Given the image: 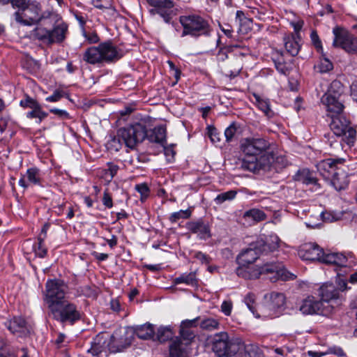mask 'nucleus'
I'll return each instance as SVG.
<instances>
[{
    "label": "nucleus",
    "mask_w": 357,
    "mask_h": 357,
    "mask_svg": "<svg viewBox=\"0 0 357 357\" xmlns=\"http://www.w3.org/2000/svg\"><path fill=\"white\" fill-rule=\"evenodd\" d=\"M188 228L191 232L197 234L201 239H206L211 236L208 225L202 221L190 222Z\"/></svg>",
    "instance_id": "obj_31"
},
{
    "label": "nucleus",
    "mask_w": 357,
    "mask_h": 357,
    "mask_svg": "<svg viewBox=\"0 0 357 357\" xmlns=\"http://www.w3.org/2000/svg\"><path fill=\"white\" fill-rule=\"evenodd\" d=\"M232 309V303L230 301H225L221 305V311L226 315L231 314Z\"/></svg>",
    "instance_id": "obj_56"
},
{
    "label": "nucleus",
    "mask_w": 357,
    "mask_h": 357,
    "mask_svg": "<svg viewBox=\"0 0 357 357\" xmlns=\"http://www.w3.org/2000/svg\"><path fill=\"white\" fill-rule=\"evenodd\" d=\"M50 112L58 116L61 119H69L70 118V114L63 109L53 108L50 109Z\"/></svg>",
    "instance_id": "obj_55"
},
{
    "label": "nucleus",
    "mask_w": 357,
    "mask_h": 357,
    "mask_svg": "<svg viewBox=\"0 0 357 357\" xmlns=\"http://www.w3.org/2000/svg\"><path fill=\"white\" fill-rule=\"evenodd\" d=\"M321 216L324 221L332 222L340 219V216L333 212H323Z\"/></svg>",
    "instance_id": "obj_52"
},
{
    "label": "nucleus",
    "mask_w": 357,
    "mask_h": 357,
    "mask_svg": "<svg viewBox=\"0 0 357 357\" xmlns=\"http://www.w3.org/2000/svg\"><path fill=\"white\" fill-rule=\"evenodd\" d=\"M347 170L348 167L342 165L337 168V172L333 173L331 179H327L336 190H341L347 187L349 184Z\"/></svg>",
    "instance_id": "obj_23"
},
{
    "label": "nucleus",
    "mask_w": 357,
    "mask_h": 357,
    "mask_svg": "<svg viewBox=\"0 0 357 357\" xmlns=\"http://www.w3.org/2000/svg\"><path fill=\"white\" fill-rule=\"evenodd\" d=\"M53 318L61 323L74 324L81 318V313L77 306L66 300L53 305L50 308Z\"/></svg>",
    "instance_id": "obj_7"
},
{
    "label": "nucleus",
    "mask_w": 357,
    "mask_h": 357,
    "mask_svg": "<svg viewBox=\"0 0 357 357\" xmlns=\"http://www.w3.org/2000/svg\"><path fill=\"white\" fill-rule=\"evenodd\" d=\"M270 307L273 310L280 308L285 303V297L282 293L272 292L270 294Z\"/></svg>",
    "instance_id": "obj_39"
},
{
    "label": "nucleus",
    "mask_w": 357,
    "mask_h": 357,
    "mask_svg": "<svg viewBox=\"0 0 357 357\" xmlns=\"http://www.w3.org/2000/svg\"><path fill=\"white\" fill-rule=\"evenodd\" d=\"M199 318L183 321L180 326V337L174 340L169 345L171 357H187L190 353V346L195 335L192 330L196 326Z\"/></svg>",
    "instance_id": "obj_2"
},
{
    "label": "nucleus",
    "mask_w": 357,
    "mask_h": 357,
    "mask_svg": "<svg viewBox=\"0 0 357 357\" xmlns=\"http://www.w3.org/2000/svg\"><path fill=\"white\" fill-rule=\"evenodd\" d=\"M190 214L191 212L189 210H181L179 211L173 213L171 215L169 220L171 222H175L179 219L189 218L190 216Z\"/></svg>",
    "instance_id": "obj_47"
},
{
    "label": "nucleus",
    "mask_w": 357,
    "mask_h": 357,
    "mask_svg": "<svg viewBox=\"0 0 357 357\" xmlns=\"http://www.w3.org/2000/svg\"><path fill=\"white\" fill-rule=\"evenodd\" d=\"M82 294L87 297H95L96 291L89 286H86L82 289Z\"/></svg>",
    "instance_id": "obj_62"
},
{
    "label": "nucleus",
    "mask_w": 357,
    "mask_h": 357,
    "mask_svg": "<svg viewBox=\"0 0 357 357\" xmlns=\"http://www.w3.org/2000/svg\"><path fill=\"white\" fill-rule=\"evenodd\" d=\"M310 38H311L312 43L314 45L317 50L319 52H322L323 47H322L321 42L319 37L317 35V32L314 31H312V33L310 34Z\"/></svg>",
    "instance_id": "obj_51"
},
{
    "label": "nucleus",
    "mask_w": 357,
    "mask_h": 357,
    "mask_svg": "<svg viewBox=\"0 0 357 357\" xmlns=\"http://www.w3.org/2000/svg\"><path fill=\"white\" fill-rule=\"evenodd\" d=\"M11 126V122L8 118H1L0 119V133L7 132L8 135H11V130H10V127Z\"/></svg>",
    "instance_id": "obj_50"
},
{
    "label": "nucleus",
    "mask_w": 357,
    "mask_h": 357,
    "mask_svg": "<svg viewBox=\"0 0 357 357\" xmlns=\"http://www.w3.org/2000/svg\"><path fill=\"white\" fill-rule=\"evenodd\" d=\"M236 195L237 192L234 190L220 193L215 197L214 199V202L218 205H220L225 202L234 199Z\"/></svg>",
    "instance_id": "obj_42"
},
{
    "label": "nucleus",
    "mask_w": 357,
    "mask_h": 357,
    "mask_svg": "<svg viewBox=\"0 0 357 357\" xmlns=\"http://www.w3.org/2000/svg\"><path fill=\"white\" fill-rule=\"evenodd\" d=\"M236 273L238 277L246 280L258 278L261 275L274 273L271 279L289 280L295 278V275L287 271L280 263H267L261 267L250 266L248 265H240L236 268Z\"/></svg>",
    "instance_id": "obj_1"
},
{
    "label": "nucleus",
    "mask_w": 357,
    "mask_h": 357,
    "mask_svg": "<svg viewBox=\"0 0 357 357\" xmlns=\"http://www.w3.org/2000/svg\"><path fill=\"white\" fill-rule=\"evenodd\" d=\"M254 96L255 98L259 109L262 111L268 117L272 116L273 113L270 108L269 101L268 100L261 99L257 95H254Z\"/></svg>",
    "instance_id": "obj_43"
},
{
    "label": "nucleus",
    "mask_w": 357,
    "mask_h": 357,
    "mask_svg": "<svg viewBox=\"0 0 357 357\" xmlns=\"http://www.w3.org/2000/svg\"><path fill=\"white\" fill-rule=\"evenodd\" d=\"M42 236L38 237V245L34 246V252L36 256L43 258L47 255V248L44 246V240Z\"/></svg>",
    "instance_id": "obj_46"
},
{
    "label": "nucleus",
    "mask_w": 357,
    "mask_h": 357,
    "mask_svg": "<svg viewBox=\"0 0 357 357\" xmlns=\"http://www.w3.org/2000/svg\"><path fill=\"white\" fill-rule=\"evenodd\" d=\"M6 326L12 333L17 334L20 336L29 331L26 322L20 317H13L6 323Z\"/></svg>",
    "instance_id": "obj_26"
},
{
    "label": "nucleus",
    "mask_w": 357,
    "mask_h": 357,
    "mask_svg": "<svg viewBox=\"0 0 357 357\" xmlns=\"http://www.w3.org/2000/svg\"><path fill=\"white\" fill-rule=\"evenodd\" d=\"M67 289V285L61 280H53L47 282L45 301L49 309L65 300Z\"/></svg>",
    "instance_id": "obj_11"
},
{
    "label": "nucleus",
    "mask_w": 357,
    "mask_h": 357,
    "mask_svg": "<svg viewBox=\"0 0 357 357\" xmlns=\"http://www.w3.org/2000/svg\"><path fill=\"white\" fill-rule=\"evenodd\" d=\"M153 8L150 9L151 15H160L166 23H169L172 18L174 3L172 0H146Z\"/></svg>",
    "instance_id": "obj_16"
},
{
    "label": "nucleus",
    "mask_w": 357,
    "mask_h": 357,
    "mask_svg": "<svg viewBox=\"0 0 357 357\" xmlns=\"http://www.w3.org/2000/svg\"><path fill=\"white\" fill-rule=\"evenodd\" d=\"M173 282L175 284L185 283L188 285H195L197 284L195 273L192 272L189 273H183L179 277L174 278Z\"/></svg>",
    "instance_id": "obj_40"
},
{
    "label": "nucleus",
    "mask_w": 357,
    "mask_h": 357,
    "mask_svg": "<svg viewBox=\"0 0 357 357\" xmlns=\"http://www.w3.org/2000/svg\"><path fill=\"white\" fill-rule=\"evenodd\" d=\"M146 136V126L142 123H135L128 127L120 128L118 131L119 141L123 142L131 149L141 143Z\"/></svg>",
    "instance_id": "obj_8"
},
{
    "label": "nucleus",
    "mask_w": 357,
    "mask_h": 357,
    "mask_svg": "<svg viewBox=\"0 0 357 357\" xmlns=\"http://www.w3.org/2000/svg\"><path fill=\"white\" fill-rule=\"evenodd\" d=\"M321 261L326 264L334 265L337 267H345L347 263V258L342 253H325L324 252Z\"/></svg>",
    "instance_id": "obj_29"
},
{
    "label": "nucleus",
    "mask_w": 357,
    "mask_h": 357,
    "mask_svg": "<svg viewBox=\"0 0 357 357\" xmlns=\"http://www.w3.org/2000/svg\"><path fill=\"white\" fill-rule=\"evenodd\" d=\"M103 204L107 208H112L113 206L112 199L108 192H105L102 198Z\"/></svg>",
    "instance_id": "obj_60"
},
{
    "label": "nucleus",
    "mask_w": 357,
    "mask_h": 357,
    "mask_svg": "<svg viewBox=\"0 0 357 357\" xmlns=\"http://www.w3.org/2000/svg\"><path fill=\"white\" fill-rule=\"evenodd\" d=\"M331 119L332 121L330 126L333 133L336 136L342 137L343 141L348 145H354L356 140V131L351 126L350 122L340 114L335 116L333 114Z\"/></svg>",
    "instance_id": "obj_9"
},
{
    "label": "nucleus",
    "mask_w": 357,
    "mask_h": 357,
    "mask_svg": "<svg viewBox=\"0 0 357 357\" xmlns=\"http://www.w3.org/2000/svg\"><path fill=\"white\" fill-rule=\"evenodd\" d=\"M344 162L343 158H328L319 162L316 167L319 174L327 181V179H331L333 173L337 172V168H340Z\"/></svg>",
    "instance_id": "obj_19"
},
{
    "label": "nucleus",
    "mask_w": 357,
    "mask_h": 357,
    "mask_svg": "<svg viewBox=\"0 0 357 357\" xmlns=\"http://www.w3.org/2000/svg\"><path fill=\"white\" fill-rule=\"evenodd\" d=\"M92 255L98 261H105L108 258V255L105 253H99L97 252H93Z\"/></svg>",
    "instance_id": "obj_64"
},
{
    "label": "nucleus",
    "mask_w": 357,
    "mask_h": 357,
    "mask_svg": "<svg viewBox=\"0 0 357 357\" xmlns=\"http://www.w3.org/2000/svg\"><path fill=\"white\" fill-rule=\"evenodd\" d=\"M319 295L321 297L319 300L324 303V306L328 305L331 307V312L335 307L339 305V291L333 284L326 283L319 289Z\"/></svg>",
    "instance_id": "obj_17"
},
{
    "label": "nucleus",
    "mask_w": 357,
    "mask_h": 357,
    "mask_svg": "<svg viewBox=\"0 0 357 357\" xmlns=\"http://www.w3.org/2000/svg\"><path fill=\"white\" fill-rule=\"evenodd\" d=\"M255 296L253 294H248L245 298L244 302L245 305H247L248 308L252 312V314L257 317H272L273 314L271 313H267L266 312V307L264 306H261L258 308L257 310L255 309Z\"/></svg>",
    "instance_id": "obj_30"
},
{
    "label": "nucleus",
    "mask_w": 357,
    "mask_h": 357,
    "mask_svg": "<svg viewBox=\"0 0 357 357\" xmlns=\"http://www.w3.org/2000/svg\"><path fill=\"white\" fill-rule=\"evenodd\" d=\"M134 333L140 339L146 340L154 338L155 337L153 326L151 324H146L136 327Z\"/></svg>",
    "instance_id": "obj_34"
},
{
    "label": "nucleus",
    "mask_w": 357,
    "mask_h": 357,
    "mask_svg": "<svg viewBox=\"0 0 357 357\" xmlns=\"http://www.w3.org/2000/svg\"><path fill=\"white\" fill-rule=\"evenodd\" d=\"M266 218L264 212L260 209L252 208L243 213V219L248 222H257L265 220Z\"/></svg>",
    "instance_id": "obj_33"
},
{
    "label": "nucleus",
    "mask_w": 357,
    "mask_h": 357,
    "mask_svg": "<svg viewBox=\"0 0 357 357\" xmlns=\"http://www.w3.org/2000/svg\"><path fill=\"white\" fill-rule=\"evenodd\" d=\"M20 105L23 107H29L31 109L36 108L39 104L33 98L26 97L20 101Z\"/></svg>",
    "instance_id": "obj_54"
},
{
    "label": "nucleus",
    "mask_w": 357,
    "mask_h": 357,
    "mask_svg": "<svg viewBox=\"0 0 357 357\" xmlns=\"http://www.w3.org/2000/svg\"><path fill=\"white\" fill-rule=\"evenodd\" d=\"M135 189L139 193H140L142 199H146L149 196V188L146 183L136 185Z\"/></svg>",
    "instance_id": "obj_53"
},
{
    "label": "nucleus",
    "mask_w": 357,
    "mask_h": 357,
    "mask_svg": "<svg viewBox=\"0 0 357 357\" xmlns=\"http://www.w3.org/2000/svg\"><path fill=\"white\" fill-rule=\"evenodd\" d=\"M119 170V166L113 163H108V169L106 174H109L110 178H112L117 173Z\"/></svg>",
    "instance_id": "obj_59"
},
{
    "label": "nucleus",
    "mask_w": 357,
    "mask_h": 357,
    "mask_svg": "<svg viewBox=\"0 0 357 357\" xmlns=\"http://www.w3.org/2000/svg\"><path fill=\"white\" fill-rule=\"evenodd\" d=\"M333 88L341 89L342 86L340 82L337 81L333 82L331 89L321 98V102L325 105L328 115L331 118L333 114L334 116L340 114L344 108V105L340 100V93H332V89Z\"/></svg>",
    "instance_id": "obj_13"
},
{
    "label": "nucleus",
    "mask_w": 357,
    "mask_h": 357,
    "mask_svg": "<svg viewBox=\"0 0 357 357\" xmlns=\"http://www.w3.org/2000/svg\"><path fill=\"white\" fill-rule=\"evenodd\" d=\"M68 32V25L61 22L56 25L53 29L49 30L43 26H37L33 31L32 36L35 39L46 45L62 43L66 38Z\"/></svg>",
    "instance_id": "obj_6"
},
{
    "label": "nucleus",
    "mask_w": 357,
    "mask_h": 357,
    "mask_svg": "<svg viewBox=\"0 0 357 357\" xmlns=\"http://www.w3.org/2000/svg\"><path fill=\"white\" fill-rule=\"evenodd\" d=\"M41 174L39 169L31 167L26 170L19 181V185L24 188H26L29 185H40Z\"/></svg>",
    "instance_id": "obj_24"
},
{
    "label": "nucleus",
    "mask_w": 357,
    "mask_h": 357,
    "mask_svg": "<svg viewBox=\"0 0 357 357\" xmlns=\"http://www.w3.org/2000/svg\"><path fill=\"white\" fill-rule=\"evenodd\" d=\"M264 243L261 241H256L249 245V248L243 250L238 257L237 260L239 265H248L255 262L261 254V245Z\"/></svg>",
    "instance_id": "obj_18"
},
{
    "label": "nucleus",
    "mask_w": 357,
    "mask_h": 357,
    "mask_svg": "<svg viewBox=\"0 0 357 357\" xmlns=\"http://www.w3.org/2000/svg\"><path fill=\"white\" fill-rule=\"evenodd\" d=\"M195 257L202 263L208 264L210 258L205 254L198 252L195 254Z\"/></svg>",
    "instance_id": "obj_63"
},
{
    "label": "nucleus",
    "mask_w": 357,
    "mask_h": 357,
    "mask_svg": "<svg viewBox=\"0 0 357 357\" xmlns=\"http://www.w3.org/2000/svg\"><path fill=\"white\" fill-rule=\"evenodd\" d=\"M166 136L167 130L165 126H158L149 130L146 129L145 138L151 143L159 144L164 146V144L166 143Z\"/></svg>",
    "instance_id": "obj_25"
},
{
    "label": "nucleus",
    "mask_w": 357,
    "mask_h": 357,
    "mask_svg": "<svg viewBox=\"0 0 357 357\" xmlns=\"http://www.w3.org/2000/svg\"><path fill=\"white\" fill-rule=\"evenodd\" d=\"M64 96V93L60 91H55L54 93L47 97L46 100L49 102H56Z\"/></svg>",
    "instance_id": "obj_57"
},
{
    "label": "nucleus",
    "mask_w": 357,
    "mask_h": 357,
    "mask_svg": "<svg viewBox=\"0 0 357 357\" xmlns=\"http://www.w3.org/2000/svg\"><path fill=\"white\" fill-rule=\"evenodd\" d=\"M109 335L107 333L98 334L91 342L87 351L93 356H98L103 351H109Z\"/></svg>",
    "instance_id": "obj_22"
},
{
    "label": "nucleus",
    "mask_w": 357,
    "mask_h": 357,
    "mask_svg": "<svg viewBox=\"0 0 357 357\" xmlns=\"http://www.w3.org/2000/svg\"><path fill=\"white\" fill-rule=\"evenodd\" d=\"M295 180L304 184H317V180L313 173L307 169L299 170L295 175Z\"/></svg>",
    "instance_id": "obj_35"
},
{
    "label": "nucleus",
    "mask_w": 357,
    "mask_h": 357,
    "mask_svg": "<svg viewBox=\"0 0 357 357\" xmlns=\"http://www.w3.org/2000/svg\"><path fill=\"white\" fill-rule=\"evenodd\" d=\"M15 22L24 26H32L43 19L42 7L37 1L28 0L27 3L13 13Z\"/></svg>",
    "instance_id": "obj_5"
},
{
    "label": "nucleus",
    "mask_w": 357,
    "mask_h": 357,
    "mask_svg": "<svg viewBox=\"0 0 357 357\" xmlns=\"http://www.w3.org/2000/svg\"><path fill=\"white\" fill-rule=\"evenodd\" d=\"M28 0H10V3L13 8L20 10L22 7L27 3Z\"/></svg>",
    "instance_id": "obj_61"
},
{
    "label": "nucleus",
    "mask_w": 357,
    "mask_h": 357,
    "mask_svg": "<svg viewBox=\"0 0 357 357\" xmlns=\"http://www.w3.org/2000/svg\"><path fill=\"white\" fill-rule=\"evenodd\" d=\"M321 302L314 296H307L301 301L298 310L304 315L321 314L328 316L331 313V307Z\"/></svg>",
    "instance_id": "obj_14"
},
{
    "label": "nucleus",
    "mask_w": 357,
    "mask_h": 357,
    "mask_svg": "<svg viewBox=\"0 0 357 357\" xmlns=\"http://www.w3.org/2000/svg\"><path fill=\"white\" fill-rule=\"evenodd\" d=\"M257 241H261L264 243V245H261V254H264V255H267L268 253L277 250L282 243L280 238L275 234H270L265 239L259 238Z\"/></svg>",
    "instance_id": "obj_28"
},
{
    "label": "nucleus",
    "mask_w": 357,
    "mask_h": 357,
    "mask_svg": "<svg viewBox=\"0 0 357 357\" xmlns=\"http://www.w3.org/2000/svg\"><path fill=\"white\" fill-rule=\"evenodd\" d=\"M207 130L208 135L213 144H218L220 142V133L213 126H208Z\"/></svg>",
    "instance_id": "obj_49"
},
{
    "label": "nucleus",
    "mask_w": 357,
    "mask_h": 357,
    "mask_svg": "<svg viewBox=\"0 0 357 357\" xmlns=\"http://www.w3.org/2000/svg\"><path fill=\"white\" fill-rule=\"evenodd\" d=\"M270 147V143L262 137H251L244 139L241 144V149L244 154L241 161L242 169L254 168L253 160L266 151Z\"/></svg>",
    "instance_id": "obj_4"
},
{
    "label": "nucleus",
    "mask_w": 357,
    "mask_h": 357,
    "mask_svg": "<svg viewBox=\"0 0 357 357\" xmlns=\"http://www.w3.org/2000/svg\"><path fill=\"white\" fill-rule=\"evenodd\" d=\"M229 340L226 332H220L213 335L212 349L218 357L228 356Z\"/></svg>",
    "instance_id": "obj_20"
},
{
    "label": "nucleus",
    "mask_w": 357,
    "mask_h": 357,
    "mask_svg": "<svg viewBox=\"0 0 357 357\" xmlns=\"http://www.w3.org/2000/svg\"><path fill=\"white\" fill-rule=\"evenodd\" d=\"M122 56L123 54L120 50L111 42H105L98 46L87 48L83 54V60L90 64H96L114 62Z\"/></svg>",
    "instance_id": "obj_3"
},
{
    "label": "nucleus",
    "mask_w": 357,
    "mask_h": 357,
    "mask_svg": "<svg viewBox=\"0 0 357 357\" xmlns=\"http://www.w3.org/2000/svg\"><path fill=\"white\" fill-rule=\"evenodd\" d=\"M47 116V114L43 112L40 105H38L36 108H33L31 111L26 113V117L29 119L36 118L38 119V123H40L43 119Z\"/></svg>",
    "instance_id": "obj_44"
},
{
    "label": "nucleus",
    "mask_w": 357,
    "mask_h": 357,
    "mask_svg": "<svg viewBox=\"0 0 357 357\" xmlns=\"http://www.w3.org/2000/svg\"><path fill=\"white\" fill-rule=\"evenodd\" d=\"M291 25L293 26L296 34H294L298 38H300L299 31L303 26V22L298 20L297 22H291Z\"/></svg>",
    "instance_id": "obj_58"
},
{
    "label": "nucleus",
    "mask_w": 357,
    "mask_h": 357,
    "mask_svg": "<svg viewBox=\"0 0 357 357\" xmlns=\"http://www.w3.org/2000/svg\"><path fill=\"white\" fill-rule=\"evenodd\" d=\"M273 162V155L271 153H266V151L264 152L259 156L255 158V160H253V163L255 167L254 168L250 169H244L245 170H248L250 172H257L261 169L262 170H268L269 169L271 164Z\"/></svg>",
    "instance_id": "obj_27"
},
{
    "label": "nucleus",
    "mask_w": 357,
    "mask_h": 357,
    "mask_svg": "<svg viewBox=\"0 0 357 357\" xmlns=\"http://www.w3.org/2000/svg\"><path fill=\"white\" fill-rule=\"evenodd\" d=\"M323 252V250L318 245L306 243L299 248L298 255L303 260L321 261Z\"/></svg>",
    "instance_id": "obj_21"
},
{
    "label": "nucleus",
    "mask_w": 357,
    "mask_h": 357,
    "mask_svg": "<svg viewBox=\"0 0 357 357\" xmlns=\"http://www.w3.org/2000/svg\"><path fill=\"white\" fill-rule=\"evenodd\" d=\"M200 328L203 330L212 331L218 330L220 327L219 321L216 319L208 317L201 320L199 323Z\"/></svg>",
    "instance_id": "obj_41"
},
{
    "label": "nucleus",
    "mask_w": 357,
    "mask_h": 357,
    "mask_svg": "<svg viewBox=\"0 0 357 357\" xmlns=\"http://www.w3.org/2000/svg\"><path fill=\"white\" fill-rule=\"evenodd\" d=\"M320 53L321 54V57L320 58L319 63L314 66V68L321 73H326L333 70V64L326 56L324 51Z\"/></svg>",
    "instance_id": "obj_37"
},
{
    "label": "nucleus",
    "mask_w": 357,
    "mask_h": 357,
    "mask_svg": "<svg viewBox=\"0 0 357 357\" xmlns=\"http://www.w3.org/2000/svg\"><path fill=\"white\" fill-rule=\"evenodd\" d=\"M246 357H262L261 349L255 344H248L245 347Z\"/></svg>",
    "instance_id": "obj_45"
},
{
    "label": "nucleus",
    "mask_w": 357,
    "mask_h": 357,
    "mask_svg": "<svg viewBox=\"0 0 357 357\" xmlns=\"http://www.w3.org/2000/svg\"><path fill=\"white\" fill-rule=\"evenodd\" d=\"M333 33L334 35L333 47H341L349 54L357 52V38L356 36L339 26L335 27Z\"/></svg>",
    "instance_id": "obj_12"
},
{
    "label": "nucleus",
    "mask_w": 357,
    "mask_h": 357,
    "mask_svg": "<svg viewBox=\"0 0 357 357\" xmlns=\"http://www.w3.org/2000/svg\"><path fill=\"white\" fill-rule=\"evenodd\" d=\"M180 22L183 27L182 36L188 34L192 36H199L209 33V26L208 22L198 15L181 16Z\"/></svg>",
    "instance_id": "obj_10"
},
{
    "label": "nucleus",
    "mask_w": 357,
    "mask_h": 357,
    "mask_svg": "<svg viewBox=\"0 0 357 357\" xmlns=\"http://www.w3.org/2000/svg\"><path fill=\"white\" fill-rule=\"evenodd\" d=\"M237 131V127L235 123H232L229 127L225 130V136L226 141L230 142L233 140L236 132Z\"/></svg>",
    "instance_id": "obj_48"
},
{
    "label": "nucleus",
    "mask_w": 357,
    "mask_h": 357,
    "mask_svg": "<svg viewBox=\"0 0 357 357\" xmlns=\"http://www.w3.org/2000/svg\"><path fill=\"white\" fill-rule=\"evenodd\" d=\"M109 351L112 353L122 351L131 344L132 340V332L129 333L126 330H117L109 335Z\"/></svg>",
    "instance_id": "obj_15"
},
{
    "label": "nucleus",
    "mask_w": 357,
    "mask_h": 357,
    "mask_svg": "<svg viewBox=\"0 0 357 357\" xmlns=\"http://www.w3.org/2000/svg\"><path fill=\"white\" fill-rule=\"evenodd\" d=\"M246 346L247 345H245L240 338H233L229 340L228 356L245 352Z\"/></svg>",
    "instance_id": "obj_36"
},
{
    "label": "nucleus",
    "mask_w": 357,
    "mask_h": 357,
    "mask_svg": "<svg viewBox=\"0 0 357 357\" xmlns=\"http://www.w3.org/2000/svg\"><path fill=\"white\" fill-rule=\"evenodd\" d=\"M174 333L170 326H160L158 328L154 340H157L160 342H166L171 339Z\"/></svg>",
    "instance_id": "obj_38"
},
{
    "label": "nucleus",
    "mask_w": 357,
    "mask_h": 357,
    "mask_svg": "<svg viewBox=\"0 0 357 357\" xmlns=\"http://www.w3.org/2000/svg\"><path fill=\"white\" fill-rule=\"evenodd\" d=\"M301 38H297L294 34H289L284 37V47L287 52L294 56L298 54L301 45Z\"/></svg>",
    "instance_id": "obj_32"
}]
</instances>
